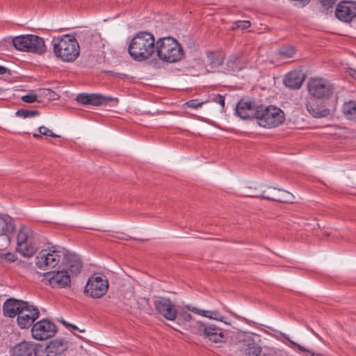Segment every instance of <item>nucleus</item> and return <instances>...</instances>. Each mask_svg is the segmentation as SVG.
<instances>
[{"label":"nucleus","mask_w":356,"mask_h":356,"mask_svg":"<svg viewBox=\"0 0 356 356\" xmlns=\"http://www.w3.org/2000/svg\"><path fill=\"white\" fill-rule=\"evenodd\" d=\"M213 102L219 104L222 106V108L225 107V97L222 95L217 94L213 98Z\"/></svg>","instance_id":"obj_42"},{"label":"nucleus","mask_w":356,"mask_h":356,"mask_svg":"<svg viewBox=\"0 0 356 356\" xmlns=\"http://www.w3.org/2000/svg\"><path fill=\"white\" fill-rule=\"evenodd\" d=\"M76 102L82 105L99 106L107 104L114 99L99 93H80L76 97Z\"/></svg>","instance_id":"obj_16"},{"label":"nucleus","mask_w":356,"mask_h":356,"mask_svg":"<svg viewBox=\"0 0 356 356\" xmlns=\"http://www.w3.org/2000/svg\"><path fill=\"white\" fill-rule=\"evenodd\" d=\"M63 256V253L54 248L49 251L42 250L35 258V265L39 269L47 270L56 267Z\"/></svg>","instance_id":"obj_9"},{"label":"nucleus","mask_w":356,"mask_h":356,"mask_svg":"<svg viewBox=\"0 0 356 356\" xmlns=\"http://www.w3.org/2000/svg\"><path fill=\"white\" fill-rule=\"evenodd\" d=\"M308 112L314 118H325L330 115V109L318 104L316 99H310L306 104Z\"/></svg>","instance_id":"obj_19"},{"label":"nucleus","mask_w":356,"mask_h":356,"mask_svg":"<svg viewBox=\"0 0 356 356\" xmlns=\"http://www.w3.org/2000/svg\"><path fill=\"white\" fill-rule=\"evenodd\" d=\"M323 8L322 12L325 15L332 13L333 6L337 0H317Z\"/></svg>","instance_id":"obj_30"},{"label":"nucleus","mask_w":356,"mask_h":356,"mask_svg":"<svg viewBox=\"0 0 356 356\" xmlns=\"http://www.w3.org/2000/svg\"><path fill=\"white\" fill-rule=\"evenodd\" d=\"M204 104V102H200L198 99H191L186 102L187 107L197 108L201 107Z\"/></svg>","instance_id":"obj_36"},{"label":"nucleus","mask_w":356,"mask_h":356,"mask_svg":"<svg viewBox=\"0 0 356 356\" xmlns=\"http://www.w3.org/2000/svg\"><path fill=\"white\" fill-rule=\"evenodd\" d=\"M292 2L293 6L298 8H303L308 5L311 0H289Z\"/></svg>","instance_id":"obj_37"},{"label":"nucleus","mask_w":356,"mask_h":356,"mask_svg":"<svg viewBox=\"0 0 356 356\" xmlns=\"http://www.w3.org/2000/svg\"><path fill=\"white\" fill-rule=\"evenodd\" d=\"M154 309L156 312L168 321H175L178 314L176 305L170 298L157 297L154 302Z\"/></svg>","instance_id":"obj_12"},{"label":"nucleus","mask_w":356,"mask_h":356,"mask_svg":"<svg viewBox=\"0 0 356 356\" xmlns=\"http://www.w3.org/2000/svg\"><path fill=\"white\" fill-rule=\"evenodd\" d=\"M302 353H305V356H325L323 353H317L312 350H308L305 348V350H302Z\"/></svg>","instance_id":"obj_43"},{"label":"nucleus","mask_w":356,"mask_h":356,"mask_svg":"<svg viewBox=\"0 0 356 356\" xmlns=\"http://www.w3.org/2000/svg\"><path fill=\"white\" fill-rule=\"evenodd\" d=\"M155 51L161 60L169 63L178 62L184 57L181 44L170 36L160 38L156 40Z\"/></svg>","instance_id":"obj_3"},{"label":"nucleus","mask_w":356,"mask_h":356,"mask_svg":"<svg viewBox=\"0 0 356 356\" xmlns=\"http://www.w3.org/2000/svg\"><path fill=\"white\" fill-rule=\"evenodd\" d=\"M177 316L180 321L184 322H190L193 319L191 314L187 311H184V309L178 312Z\"/></svg>","instance_id":"obj_34"},{"label":"nucleus","mask_w":356,"mask_h":356,"mask_svg":"<svg viewBox=\"0 0 356 356\" xmlns=\"http://www.w3.org/2000/svg\"><path fill=\"white\" fill-rule=\"evenodd\" d=\"M52 44L55 55L63 61H74L79 55V43L72 35H64L54 38Z\"/></svg>","instance_id":"obj_4"},{"label":"nucleus","mask_w":356,"mask_h":356,"mask_svg":"<svg viewBox=\"0 0 356 356\" xmlns=\"http://www.w3.org/2000/svg\"><path fill=\"white\" fill-rule=\"evenodd\" d=\"M238 58L236 56H232L227 60V67L228 70L236 72L241 69V66L238 63Z\"/></svg>","instance_id":"obj_31"},{"label":"nucleus","mask_w":356,"mask_h":356,"mask_svg":"<svg viewBox=\"0 0 356 356\" xmlns=\"http://www.w3.org/2000/svg\"><path fill=\"white\" fill-rule=\"evenodd\" d=\"M33 351V344L24 341L14 347L11 356H32Z\"/></svg>","instance_id":"obj_23"},{"label":"nucleus","mask_w":356,"mask_h":356,"mask_svg":"<svg viewBox=\"0 0 356 356\" xmlns=\"http://www.w3.org/2000/svg\"><path fill=\"white\" fill-rule=\"evenodd\" d=\"M31 332L34 339L42 341L53 337L56 332V327L51 321L42 319L33 325Z\"/></svg>","instance_id":"obj_14"},{"label":"nucleus","mask_w":356,"mask_h":356,"mask_svg":"<svg viewBox=\"0 0 356 356\" xmlns=\"http://www.w3.org/2000/svg\"><path fill=\"white\" fill-rule=\"evenodd\" d=\"M342 111L343 114L348 119L354 120L356 118V102L349 101L346 102L343 107Z\"/></svg>","instance_id":"obj_27"},{"label":"nucleus","mask_w":356,"mask_h":356,"mask_svg":"<svg viewBox=\"0 0 356 356\" xmlns=\"http://www.w3.org/2000/svg\"><path fill=\"white\" fill-rule=\"evenodd\" d=\"M296 52V49L291 46L282 47L279 49L280 54L284 58H293Z\"/></svg>","instance_id":"obj_32"},{"label":"nucleus","mask_w":356,"mask_h":356,"mask_svg":"<svg viewBox=\"0 0 356 356\" xmlns=\"http://www.w3.org/2000/svg\"><path fill=\"white\" fill-rule=\"evenodd\" d=\"M61 323L66 325L67 327H72L74 330H79L78 327L76 326V325H71L68 323H67L64 320H61Z\"/></svg>","instance_id":"obj_46"},{"label":"nucleus","mask_w":356,"mask_h":356,"mask_svg":"<svg viewBox=\"0 0 356 356\" xmlns=\"http://www.w3.org/2000/svg\"><path fill=\"white\" fill-rule=\"evenodd\" d=\"M67 269L72 275H78L82 268V264L79 257L75 254H69L63 257Z\"/></svg>","instance_id":"obj_21"},{"label":"nucleus","mask_w":356,"mask_h":356,"mask_svg":"<svg viewBox=\"0 0 356 356\" xmlns=\"http://www.w3.org/2000/svg\"><path fill=\"white\" fill-rule=\"evenodd\" d=\"M261 352V346L250 337L239 342L240 356H259Z\"/></svg>","instance_id":"obj_18"},{"label":"nucleus","mask_w":356,"mask_h":356,"mask_svg":"<svg viewBox=\"0 0 356 356\" xmlns=\"http://www.w3.org/2000/svg\"><path fill=\"white\" fill-rule=\"evenodd\" d=\"M7 71H8V70L7 68H6L3 66L0 65V74L1 75L5 74L7 72Z\"/></svg>","instance_id":"obj_47"},{"label":"nucleus","mask_w":356,"mask_h":356,"mask_svg":"<svg viewBox=\"0 0 356 356\" xmlns=\"http://www.w3.org/2000/svg\"><path fill=\"white\" fill-rule=\"evenodd\" d=\"M336 17L343 22H350L356 17V1H341L334 10Z\"/></svg>","instance_id":"obj_15"},{"label":"nucleus","mask_w":356,"mask_h":356,"mask_svg":"<svg viewBox=\"0 0 356 356\" xmlns=\"http://www.w3.org/2000/svg\"><path fill=\"white\" fill-rule=\"evenodd\" d=\"M283 337L286 339L290 343L292 347L297 348L300 351L302 352V350H305V347L302 346L301 345L296 343L295 341H292L288 335L284 334H282Z\"/></svg>","instance_id":"obj_39"},{"label":"nucleus","mask_w":356,"mask_h":356,"mask_svg":"<svg viewBox=\"0 0 356 356\" xmlns=\"http://www.w3.org/2000/svg\"><path fill=\"white\" fill-rule=\"evenodd\" d=\"M14 47L20 51L42 54L46 47L43 38L34 35H19L13 39Z\"/></svg>","instance_id":"obj_7"},{"label":"nucleus","mask_w":356,"mask_h":356,"mask_svg":"<svg viewBox=\"0 0 356 356\" xmlns=\"http://www.w3.org/2000/svg\"><path fill=\"white\" fill-rule=\"evenodd\" d=\"M44 277L53 288H65L70 286L71 284L67 270L47 272Z\"/></svg>","instance_id":"obj_17"},{"label":"nucleus","mask_w":356,"mask_h":356,"mask_svg":"<svg viewBox=\"0 0 356 356\" xmlns=\"http://www.w3.org/2000/svg\"><path fill=\"white\" fill-rule=\"evenodd\" d=\"M33 353L35 356H51L47 347L44 348L42 347L38 348H34Z\"/></svg>","instance_id":"obj_35"},{"label":"nucleus","mask_w":356,"mask_h":356,"mask_svg":"<svg viewBox=\"0 0 356 356\" xmlns=\"http://www.w3.org/2000/svg\"><path fill=\"white\" fill-rule=\"evenodd\" d=\"M15 115L19 118H26L38 115L39 111L37 110L19 109L16 111Z\"/></svg>","instance_id":"obj_33"},{"label":"nucleus","mask_w":356,"mask_h":356,"mask_svg":"<svg viewBox=\"0 0 356 356\" xmlns=\"http://www.w3.org/2000/svg\"><path fill=\"white\" fill-rule=\"evenodd\" d=\"M348 73L350 76L356 79V70L352 68L348 70Z\"/></svg>","instance_id":"obj_45"},{"label":"nucleus","mask_w":356,"mask_h":356,"mask_svg":"<svg viewBox=\"0 0 356 356\" xmlns=\"http://www.w3.org/2000/svg\"><path fill=\"white\" fill-rule=\"evenodd\" d=\"M184 309H186L187 311L192 312L193 313L200 315L202 316L210 318L215 319L218 321H222L223 316H222L220 312L217 310L209 311V310H203L198 309L195 307H192L191 305H187L184 307Z\"/></svg>","instance_id":"obj_22"},{"label":"nucleus","mask_w":356,"mask_h":356,"mask_svg":"<svg viewBox=\"0 0 356 356\" xmlns=\"http://www.w3.org/2000/svg\"><path fill=\"white\" fill-rule=\"evenodd\" d=\"M1 258L10 262H14L17 260V257L15 254L11 252H7L1 255Z\"/></svg>","instance_id":"obj_41"},{"label":"nucleus","mask_w":356,"mask_h":356,"mask_svg":"<svg viewBox=\"0 0 356 356\" xmlns=\"http://www.w3.org/2000/svg\"><path fill=\"white\" fill-rule=\"evenodd\" d=\"M251 24L250 21H241L238 22V27L242 29H247L250 26Z\"/></svg>","instance_id":"obj_44"},{"label":"nucleus","mask_w":356,"mask_h":356,"mask_svg":"<svg viewBox=\"0 0 356 356\" xmlns=\"http://www.w3.org/2000/svg\"><path fill=\"white\" fill-rule=\"evenodd\" d=\"M261 197H262V198L266 199V200L282 202V203L292 202V199H293V195L286 191H283V194L280 196L271 197V196H268V195H265L264 193H263Z\"/></svg>","instance_id":"obj_28"},{"label":"nucleus","mask_w":356,"mask_h":356,"mask_svg":"<svg viewBox=\"0 0 356 356\" xmlns=\"http://www.w3.org/2000/svg\"><path fill=\"white\" fill-rule=\"evenodd\" d=\"M15 229L13 219L10 216L0 218V230L2 235L9 236Z\"/></svg>","instance_id":"obj_25"},{"label":"nucleus","mask_w":356,"mask_h":356,"mask_svg":"<svg viewBox=\"0 0 356 356\" xmlns=\"http://www.w3.org/2000/svg\"><path fill=\"white\" fill-rule=\"evenodd\" d=\"M108 282L106 276L94 274L85 286V294L92 298H100L108 291Z\"/></svg>","instance_id":"obj_8"},{"label":"nucleus","mask_w":356,"mask_h":356,"mask_svg":"<svg viewBox=\"0 0 356 356\" xmlns=\"http://www.w3.org/2000/svg\"><path fill=\"white\" fill-rule=\"evenodd\" d=\"M257 120L258 124L262 127L273 128L283 124L285 115L284 112L277 106L261 105Z\"/></svg>","instance_id":"obj_6"},{"label":"nucleus","mask_w":356,"mask_h":356,"mask_svg":"<svg viewBox=\"0 0 356 356\" xmlns=\"http://www.w3.org/2000/svg\"><path fill=\"white\" fill-rule=\"evenodd\" d=\"M38 236L29 227L23 226L17 236V250L24 257H31L38 250Z\"/></svg>","instance_id":"obj_5"},{"label":"nucleus","mask_w":356,"mask_h":356,"mask_svg":"<svg viewBox=\"0 0 356 356\" xmlns=\"http://www.w3.org/2000/svg\"><path fill=\"white\" fill-rule=\"evenodd\" d=\"M207 60L211 67L217 68L222 65L225 60V55L220 51L208 52Z\"/></svg>","instance_id":"obj_26"},{"label":"nucleus","mask_w":356,"mask_h":356,"mask_svg":"<svg viewBox=\"0 0 356 356\" xmlns=\"http://www.w3.org/2000/svg\"><path fill=\"white\" fill-rule=\"evenodd\" d=\"M283 337L286 339L290 343L292 347L297 348L300 351L302 352V350H305V347L302 346L301 345L296 343L295 341H292L288 335L284 334H282Z\"/></svg>","instance_id":"obj_40"},{"label":"nucleus","mask_w":356,"mask_h":356,"mask_svg":"<svg viewBox=\"0 0 356 356\" xmlns=\"http://www.w3.org/2000/svg\"><path fill=\"white\" fill-rule=\"evenodd\" d=\"M51 356H57L63 353L66 348V344L61 339H54L51 341L46 346Z\"/></svg>","instance_id":"obj_24"},{"label":"nucleus","mask_w":356,"mask_h":356,"mask_svg":"<svg viewBox=\"0 0 356 356\" xmlns=\"http://www.w3.org/2000/svg\"><path fill=\"white\" fill-rule=\"evenodd\" d=\"M38 96L34 94H28L22 97V100L26 103H33L37 101Z\"/></svg>","instance_id":"obj_38"},{"label":"nucleus","mask_w":356,"mask_h":356,"mask_svg":"<svg viewBox=\"0 0 356 356\" xmlns=\"http://www.w3.org/2000/svg\"><path fill=\"white\" fill-rule=\"evenodd\" d=\"M154 35L148 31H139L131 40L128 52L133 60L145 61L152 57L156 51Z\"/></svg>","instance_id":"obj_2"},{"label":"nucleus","mask_w":356,"mask_h":356,"mask_svg":"<svg viewBox=\"0 0 356 356\" xmlns=\"http://www.w3.org/2000/svg\"><path fill=\"white\" fill-rule=\"evenodd\" d=\"M261 105L252 100L241 99L236 104V113L243 120H257Z\"/></svg>","instance_id":"obj_13"},{"label":"nucleus","mask_w":356,"mask_h":356,"mask_svg":"<svg viewBox=\"0 0 356 356\" xmlns=\"http://www.w3.org/2000/svg\"><path fill=\"white\" fill-rule=\"evenodd\" d=\"M309 93L316 99L329 98L333 92L332 85L323 79H312L307 83Z\"/></svg>","instance_id":"obj_11"},{"label":"nucleus","mask_w":356,"mask_h":356,"mask_svg":"<svg viewBox=\"0 0 356 356\" xmlns=\"http://www.w3.org/2000/svg\"><path fill=\"white\" fill-rule=\"evenodd\" d=\"M4 316L14 318L17 316V324L21 328L29 327L39 316V310L37 307L31 305L28 302L8 299L3 305Z\"/></svg>","instance_id":"obj_1"},{"label":"nucleus","mask_w":356,"mask_h":356,"mask_svg":"<svg viewBox=\"0 0 356 356\" xmlns=\"http://www.w3.org/2000/svg\"><path fill=\"white\" fill-rule=\"evenodd\" d=\"M195 334L214 343H222L225 340L221 328L213 324L206 325L201 321L197 322Z\"/></svg>","instance_id":"obj_10"},{"label":"nucleus","mask_w":356,"mask_h":356,"mask_svg":"<svg viewBox=\"0 0 356 356\" xmlns=\"http://www.w3.org/2000/svg\"><path fill=\"white\" fill-rule=\"evenodd\" d=\"M39 134H34L33 135V138L38 139L42 137V136H51L52 138H58L59 136L56 135V134L53 133V131L48 128H47L44 126H41L38 128Z\"/></svg>","instance_id":"obj_29"},{"label":"nucleus","mask_w":356,"mask_h":356,"mask_svg":"<svg viewBox=\"0 0 356 356\" xmlns=\"http://www.w3.org/2000/svg\"><path fill=\"white\" fill-rule=\"evenodd\" d=\"M304 81V74L300 71H291L286 76L284 83L291 89H298Z\"/></svg>","instance_id":"obj_20"}]
</instances>
